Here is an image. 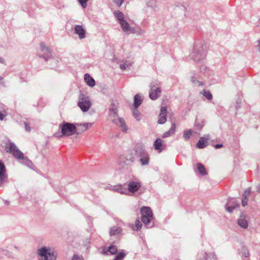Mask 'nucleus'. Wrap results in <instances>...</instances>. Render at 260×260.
Returning <instances> with one entry per match:
<instances>
[{"mask_svg":"<svg viewBox=\"0 0 260 260\" xmlns=\"http://www.w3.org/2000/svg\"><path fill=\"white\" fill-rule=\"evenodd\" d=\"M214 147L216 149H219V148H220L223 147V144H215L214 146Z\"/></svg>","mask_w":260,"mask_h":260,"instance_id":"50","label":"nucleus"},{"mask_svg":"<svg viewBox=\"0 0 260 260\" xmlns=\"http://www.w3.org/2000/svg\"><path fill=\"white\" fill-rule=\"evenodd\" d=\"M78 106L83 112H87L91 106L89 98L83 93L80 92L78 102Z\"/></svg>","mask_w":260,"mask_h":260,"instance_id":"8","label":"nucleus"},{"mask_svg":"<svg viewBox=\"0 0 260 260\" xmlns=\"http://www.w3.org/2000/svg\"><path fill=\"white\" fill-rule=\"evenodd\" d=\"M118 252L117 247L113 244L111 245L108 248H105L103 249L102 253L105 255H114Z\"/></svg>","mask_w":260,"mask_h":260,"instance_id":"15","label":"nucleus"},{"mask_svg":"<svg viewBox=\"0 0 260 260\" xmlns=\"http://www.w3.org/2000/svg\"><path fill=\"white\" fill-rule=\"evenodd\" d=\"M5 61V59L3 58L0 57V63H4Z\"/></svg>","mask_w":260,"mask_h":260,"instance_id":"54","label":"nucleus"},{"mask_svg":"<svg viewBox=\"0 0 260 260\" xmlns=\"http://www.w3.org/2000/svg\"><path fill=\"white\" fill-rule=\"evenodd\" d=\"M3 253L4 254H5L6 255H7V256H8V257H11V253L7 249L3 250Z\"/></svg>","mask_w":260,"mask_h":260,"instance_id":"48","label":"nucleus"},{"mask_svg":"<svg viewBox=\"0 0 260 260\" xmlns=\"http://www.w3.org/2000/svg\"><path fill=\"white\" fill-rule=\"evenodd\" d=\"M109 114L110 117L112 118V121L115 123L116 125L119 126L122 132L126 133L127 131V127L124 119L122 118L118 117L117 106L113 101H112L110 104L109 109Z\"/></svg>","mask_w":260,"mask_h":260,"instance_id":"2","label":"nucleus"},{"mask_svg":"<svg viewBox=\"0 0 260 260\" xmlns=\"http://www.w3.org/2000/svg\"><path fill=\"white\" fill-rule=\"evenodd\" d=\"M8 175L6 173V168L3 162L0 160V187H3L6 182Z\"/></svg>","mask_w":260,"mask_h":260,"instance_id":"12","label":"nucleus"},{"mask_svg":"<svg viewBox=\"0 0 260 260\" xmlns=\"http://www.w3.org/2000/svg\"><path fill=\"white\" fill-rule=\"evenodd\" d=\"M127 194L128 192L135 193L141 187V184L138 181H128L126 183Z\"/></svg>","mask_w":260,"mask_h":260,"instance_id":"11","label":"nucleus"},{"mask_svg":"<svg viewBox=\"0 0 260 260\" xmlns=\"http://www.w3.org/2000/svg\"><path fill=\"white\" fill-rule=\"evenodd\" d=\"M109 234L112 236H122L123 235V230L121 228L118 226H114L110 228Z\"/></svg>","mask_w":260,"mask_h":260,"instance_id":"18","label":"nucleus"},{"mask_svg":"<svg viewBox=\"0 0 260 260\" xmlns=\"http://www.w3.org/2000/svg\"><path fill=\"white\" fill-rule=\"evenodd\" d=\"M19 161L20 163L26 166L30 169H34V167H35L32 162L27 157L24 156L23 158H22Z\"/></svg>","mask_w":260,"mask_h":260,"instance_id":"26","label":"nucleus"},{"mask_svg":"<svg viewBox=\"0 0 260 260\" xmlns=\"http://www.w3.org/2000/svg\"><path fill=\"white\" fill-rule=\"evenodd\" d=\"M135 155L142 166L148 165L149 163V156L145 149V145L142 143L136 144L134 148Z\"/></svg>","mask_w":260,"mask_h":260,"instance_id":"3","label":"nucleus"},{"mask_svg":"<svg viewBox=\"0 0 260 260\" xmlns=\"http://www.w3.org/2000/svg\"><path fill=\"white\" fill-rule=\"evenodd\" d=\"M126 255L125 250L121 249L115 254L113 260H123Z\"/></svg>","mask_w":260,"mask_h":260,"instance_id":"28","label":"nucleus"},{"mask_svg":"<svg viewBox=\"0 0 260 260\" xmlns=\"http://www.w3.org/2000/svg\"><path fill=\"white\" fill-rule=\"evenodd\" d=\"M176 129V124L175 122H173L172 125L171 127L170 128V129L168 131H167L165 132L162 136V138H165L169 137L173 135L175 132Z\"/></svg>","mask_w":260,"mask_h":260,"instance_id":"25","label":"nucleus"},{"mask_svg":"<svg viewBox=\"0 0 260 260\" xmlns=\"http://www.w3.org/2000/svg\"><path fill=\"white\" fill-rule=\"evenodd\" d=\"M128 67L127 65H126L125 63H124V64H121L120 65V68L121 70H125L126 68Z\"/></svg>","mask_w":260,"mask_h":260,"instance_id":"49","label":"nucleus"},{"mask_svg":"<svg viewBox=\"0 0 260 260\" xmlns=\"http://www.w3.org/2000/svg\"><path fill=\"white\" fill-rule=\"evenodd\" d=\"M201 93L205 96L207 100H211L213 98V96L212 93L210 92L209 90H206L205 89H204L203 91L201 92Z\"/></svg>","mask_w":260,"mask_h":260,"instance_id":"38","label":"nucleus"},{"mask_svg":"<svg viewBox=\"0 0 260 260\" xmlns=\"http://www.w3.org/2000/svg\"><path fill=\"white\" fill-rule=\"evenodd\" d=\"M119 23L120 24L122 30L125 32L128 33L133 29L131 27L129 23L125 19L121 22H119Z\"/></svg>","mask_w":260,"mask_h":260,"instance_id":"27","label":"nucleus"},{"mask_svg":"<svg viewBox=\"0 0 260 260\" xmlns=\"http://www.w3.org/2000/svg\"><path fill=\"white\" fill-rule=\"evenodd\" d=\"M136 156L133 150H129L127 151L125 155V159L127 161L133 162L135 161Z\"/></svg>","mask_w":260,"mask_h":260,"instance_id":"23","label":"nucleus"},{"mask_svg":"<svg viewBox=\"0 0 260 260\" xmlns=\"http://www.w3.org/2000/svg\"><path fill=\"white\" fill-rule=\"evenodd\" d=\"M142 226V223L140 222V220L139 218H137L135 221V225L134 224H130V227L132 228V229L136 231H139Z\"/></svg>","mask_w":260,"mask_h":260,"instance_id":"32","label":"nucleus"},{"mask_svg":"<svg viewBox=\"0 0 260 260\" xmlns=\"http://www.w3.org/2000/svg\"><path fill=\"white\" fill-rule=\"evenodd\" d=\"M142 103V100L139 94H137L134 96V107L135 108H138V107L141 105Z\"/></svg>","mask_w":260,"mask_h":260,"instance_id":"29","label":"nucleus"},{"mask_svg":"<svg viewBox=\"0 0 260 260\" xmlns=\"http://www.w3.org/2000/svg\"><path fill=\"white\" fill-rule=\"evenodd\" d=\"M257 191L260 193V184L257 187Z\"/></svg>","mask_w":260,"mask_h":260,"instance_id":"55","label":"nucleus"},{"mask_svg":"<svg viewBox=\"0 0 260 260\" xmlns=\"http://www.w3.org/2000/svg\"><path fill=\"white\" fill-rule=\"evenodd\" d=\"M74 32L78 35L80 39L85 38L86 31L80 25H76L74 27Z\"/></svg>","mask_w":260,"mask_h":260,"instance_id":"16","label":"nucleus"},{"mask_svg":"<svg viewBox=\"0 0 260 260\" xmlns=\"http://www.w3.org/2000/svg\"><path fill=\"white\" fill-rule=\"evenodd\" d=\"M40 50L42 53V54H39V56L43 58L46 61L50 60L52 62L57 64L58 61L54 58H52V52L48 47L46 46L44 43H41Z\"/></svg>","mask_w":260,"mask_h":260,"instance_id":"6","label":"nucleus"},{"mask_svg":"<svg viewBox=\"0 0 260 260\" xmlns=\"http://www.w3.org/2000/svg\"><path fill=\"white\" fill-rule=\"evenodd\" d=\"M15 248L16 249H18V247H17V246H15Z\"/></svg>","mask_w":260,"mask_h":260,"instance_id":"57","label":"nucleus"},{"mask_svg":"<svg viewBox=\"0 0 260 260\" xmlns=\"http://www.w3.org/2000/svg\"><path fill=\"white\" fill-rule=\"evenodd\" d=\"M167 108L166 106L161 107L160 108V114L162 115H167Z\"/></svg>","mask_w":260,"mask_h":260,"instance_id":"44","label":"nucleus"},{"mask_svg":"<svg viewBox=\"0 0 260 260\" xmlns=\"http://www.w3.org/2000/svg\"><path fill=\"white\" fill-rule=\"evenodd\" d=\"M150 91L149 96L152 100H156L160 95L161 93V89L160 87V83L157 80H154L150 83Z\"/></svg>","mask_w":260,"mask_h":260,"instance_id":"7","label":"nucleus"},{"mask_svg":"<svg viewBox=\"0 0 260 260\" xmlns=\"http://www.w3.org/2000/svg\"><path fill=\"white\" fill-rule=\"evenodd\" d=\"M251 188L248 187L244 190V191L242 194V196L248 198V197L250 196V194L251 193Z\"/></svg>","mask_w":260,"mask_h":260,"instance_id":"41","label":"nucleus"},{"mask_svg":"<svg viewBox=\"0 0 260 260\" xmlns=\"http://www.w3.org/2000/svg\"><path fill=\"white\" fill-rule=\"evenodd\" d=\"M207 55L206 46L201 43H196L193 47L191 54L193 60L197 62L203 61Z\"/></svg>","mask_w":260,"mask_h":260,"instance_id":"4","label":"nucleus"},{"mask_svg":"<svg viewBox=\"0 0 260 260\" xmlns=\"http://www.w3.org/2000/svg\"><path fill=\"white\" fill-rule=\"evenodd\" d=\"M147 7L150 8L155 11L156 2L155 0H148L146 2Z\"/></svg>","mask_w":260,"mask_h":260,"instance_id":"34","label":"nucleus"},{"mask_svg":"<svg viewBox=\"0 0 260 260\" xmlns=\"http://www.w3.org/2000/svg\"><path fill=\"white\" fill-rule=\"evenodd\" d=\"M239 206V202L236 198H229L225 205V209L227 212L231 213L233 212L234 209Z\"/></svg>","mask_w":260,"mask_h":260,"instance_id":"10","label":"nucleus"},{"mask_svg":"<svg viewBox=\"0 0 260 260\" xmlns=\"http://www.w3.org/2000/svg\"><path fill=\"white\" fill-rule=\"evenodd\" d=\"M209 137H201L197 143L196 146L198 148L203 149L205 148L208 144Z\"/></svg>","mask_w":260,"mask_h":260,"instance_id":"20","label":"nucleus"},{"mask_svg":"<svg viewBox=\"0 0 260 260\" xmlns=\"http://www.w3.org/2000/svg\"><path fill=\"white\" fill-rule=\"evenodd\" d=\"M190 80L191 83L194 85H197V84L198 83V86H201L204 85V83L203 82L198 81L194 75L191 76Z\"/></svg>","mask_w":260,"mask_h":260,"instance_id":"37","label":"nucleus"},{"mask_svg":"<svg viewBox=\"0 0 260 260\" xmlns=\"http://www.w3.org/2000/svg\"><path fill=\"white\" fill-rule=\"evenodd\" d=\"M38 254L43 260H56V256L50 248L43 246L38 250Z\"/></svg>","mask_w":260,"mask_h":260,"instance_id":"9","label":"nucleus"},{"mask_svg":"<svg viewBox=\"0 0 260 260\" xmlns=\"http://www.w3.org/2000/svg\"><path fill=\"white\" fill-rule=\"evenodd\" d=\"M124 1V0H113L114 4H116L118 7H120Z\"/></svg>","mask_w":260,"mask_h":260,"instance_id":"45","label":"nucleus"},{"mask_svg":"<svg viewBox=\"0 0 260 260\" xmlns=\"http://www.w3.org/2000/svg\"><path fill=\"white\" fill-rule=\"evenodd\" d=\"M80 125H76V127H79L77 128V133L75 134L77 135H81L83 132L86 131L90 126L92 125L91 123H85L84 124L80 123Z\"/></svg>","mask_w":260,"mask_h":260,"instance_id":"19","label":"nucleus"},{"mask_svg":"<svg viewBox=\"0 0 260 260\" xmlns=\"http://www.w3.org/2000/svg\"><path fill=\"white\" fill-rule=\"evenodd\" d=\"M197 167L199 173L202 176H205L207 174V172L206 171L205 167L200 162L198 163L197 165Z\"/></svg>","mask_w":260,"mask_h":260,"instance_id":"31","label":"nucleus"},{"mask_svg":"<svg viewBox=\"0 0 260 260\" xmlns=\"http://www.w3.org/2000/svg\"><path fill=\"white\" fill-rule=\"evenodd\" d=\"M114 16L117 18L119 22H121L124 20V15L123 13L120 11H115L114 12Z\"/></svg>","mask_w":260,"mask_h":260,"instance_id":"33","label":"nucleus"},{"mask_svg":"<svg viewBox=\"0 0 260 260\" xmlns=\"http://www.w3.org/2000/svg\"><path fill=\"white\" fill-rule=\"evenodd\" d=\"M246 215L243 212L241 213L239 218L238 219V224L242 228L246 229L248 228V223L246 219Z\"/></svg>","mask_w":260,"mask_h":260,"instance_id":"17","label":"nucleus"},{"mask_svg":"<svg viewBox=\"0 0 260 260\" xmlns=\"http://www.w3.org/2000/svg\"><path fill=\"white\" fill-rule=\"evenodd\" d=\"M192 134V130L191 129H187L185 131L183 134V137L185 141L188 140L190 136H191Z\"/></svg>","mask_w":260,"mask_h":260,"instance_id":"36","label":"nucleus"},{"mask_svg":"<svg viewBox=\"0 0 260 260\" xmlns=\"http://www.w3.org/2000/svg\"><path fill=\"white\" fill-rule=\"evenodd\" d=\"M167 120V115H162L159 114L158 116V123L160 124H164Z\"/></svg>","mask_w":260,"mask_h":260,"instance_id":"39","label":"nucleus"},{"mask_svg":"<svg viewBox=\"0 0 260 260\" xmlns=\"http://www.w3.org/2000/svg\"><path fill=\"white\" fill-rule=\"evenodd\" d=\"M76 125H80L79 123H72L63 121L59 125L58 131L54 134L56 138L69 137L77 133Z\"/></svg>","mask_w":260,"mask_h":260,"instance_id":"1","label":"nucleus"},{"mask_svg":"<svg viewBox=\"0 0 260 260\" xmlns=\"http://www.w3.org/2000/svg\"><path fill=\"white\" fill-rule=\"evenodd\" d=\"M133 115L136 118L137 121L141 120L142 116L138 108H135L133 111Z\"/></svg>","mask_w":260,"mask_h":260,"instance_id":"35","label":"nucleus"},{"mask_svg":"<svg viewBox=\"0 0 260 260\" xmlns=\"http://www.w3.org/2000/svg\"><path fill=\"white\" fill-rule=\"evenodd\" d=\"M89 0H78V3L80 4V5L81 6V7L83 8H86L87 7V2Z\"/></svg>","mask_w":260,"mask_h":260,"instance_id":"42","label":"nucleus"},{"mask_svg":"<svg viewBox=\"0 0 260 260\" xmlns=\"http://www.w3.org/2000/svg\"><path fill=\"white\" fill-rule=\"evenodd\" d=\"M4 78L0 76V84L4 85V82L3 81Z\"/></svg>","mask_w":260,"mask_h":260,"instance_id":"53","label":"nucleus"},{"mask_svg":"<svg viewBox=\"0 0 260 260\" xmlns=\"http://www.w3.org/2000/svg\"><path fill=\"white\" fill-rule=\"evenodd\" d=\"M153 216H142L141 221L144 224L145 226L147 228H152L154 226V223L152 221Z\"/></svg>","mask_w":260,"mask_h":260,"instance_id":"14","label":"nucleus"},{"mask_svg":"<svg viewBox=\"0 0 260 260\" xmlns=\"http://www.w3.org/2000/svg\"><path fill=\"white\" fill-rule=\"evenodd\" d=\"M84 78L85 82L89 87H92L95 85V82L94 79L89 74H85Z\"/></svg>","mask_w":260,"mask_h":260,"instance_id":"22","label":"nucleus"},{"mask_svg":"<svg viewBox=\"0 0 260 260\" xmlns=\"http://www.w3.org/2000/svg\"><path fill=\"white\" fill-rule=\"evenodd\" d=\"M241 99L240 98H239L237 100L236 103V110H238L241 107Z\"/></svg>","mask_w":260,"mask_h":260,"instance_id":"46","label":"nucleus"},{"mask_svg":"<svg viewBox=\"0 0 260 260\" xmlns=\"http://www.w3.org/2000/svg\"><path fill=\"white\" fill-rule=\"evenodd\" d=\"M111 189L121 194H127L126 183L123 184H119L116 185L112 186Z\"/></svg>","mask_w":260,"mask_h":260,"instance_id":"13","label":"nucleus"},{"mask_svg":"<svg viewBox=\"0 0 260 260\" xmlns=\"http://www.w3.org/2000/svg\"><path fill=\"white\" fill-rule=\"evenodd\" d=\"M242 255L246 257H249V256L250 255L249 250H248V249L246 247V246L245 245H243L242 246Z\"/></svg>","mask_w":260,"mask_h":260,"instance_id":"40","label":"nucleus"},{"mask_svg":"<svg viewBox=\"0 0 260 260\" xmlns=\"http://www.w3.org/2000/svg\"><path fill=\"white\" fill-rule=\"evenodd\" d=\"M142 216H153L151 209L149 207L143 206L141 209Z\"/></svg>","mask_w":260,"mask_h":260,"instance_id":"24","label":"nucleus"},{"mask_svg":"<svg viewBox=\"0 0 260 260\" xmlns=\"http://www.w3.org/2000/svg\"><path fill=\"white\" fill-rule=\"evenodd\" d=\"M153 148L159 152H161L163 149L162 141L160 138H157L153 143Z\"/></svg>","mask_w":260,"mask_h":260,"instance_id":"21","label":"nucleus"},{"mask_svg":"<svg viewBox=\"0 0 260 260\" xmlns=\"http://www.w3.org/2000/svg\"><path fill=\"white\" fill-rule=\"evenodd\" d=\"M6 115L0 111V120H2L6 117Z\"/></svg>","mask_w":260,"mask_h":260,"instance_id":"51","label":"nucleus"},{"mask_svg":"<svg viewBox=\"0 0 260 260\" xmlns=\"http://www.w3.org/2000/svg\"><path fill=\"white\" fill-rule=\"evenodd\" d=\"M7 152L12 153L13 156L20 161L24 156V154L16 146L14 143L8 141L5 146Z\"/></svg>","mask_w":260,"mask_h":260,"instance_id":"5","label":"nucleus"},{"mask_svg":"<svg viewBox=\"0 0 260 260\" xmlns=\"http://www.w3.org/2000/svg\"><path fill=\"white\" fill-rule=\"evenodd\" d=\"M248 201V197H245L242 196V205L243 207L246 206L247 205Z\"/></svg>","mask_w":260,"mask_h":260,"instance_id":"43","label":"nucleus"},{"mask_svg":"<svg viewBox=\"0 0 260 260\" xmlns=\"http://www.w3.org/2000/svg\"><path fill=\"white\" fill-rule=\"evenodd\" d=\"M72 260H83L81 258L79 257L78 256H77L76 255H75Z\"/></svg>","mask_w":260,"mask_h":260,"instance_id":"52","label":"nucleus"},{"mask_svg":"<svg viewBox=\"0 0 260 260\" xmlns=\"http://www.w3.org/2000/svg\"><path fill=\"white\" fill-rule=\"evenodd\" d=\"M6 203L7 204H9V202L8 201H6Z\"/></svg>","mask_w":260,"mask_h":260,"instance_id":"56","label":"nucleus"},{"mask_svg":"<svg viewBox=\"0 0 260 260\" xmlns=\"http://www.w3.org/2000/svg\"><path fill=\"white\" fill-rule=\"evenodd\" d=\"M204 121L203 119L197 118L194 122V127L197 129L201 131L204 126Z\"/></svg>","mask_w":260,"mask_h":260,"instance_id":"30","label":"nucleus"},{"mask_svg":"<svg viewBox=\"0 0 260 260\" xmlns=\"http://www.w3.org/2000/svg\"><path fill=\"white\" fill-rule=\"evenodd\" d=\"M24 126H25V129L26 132H30L31 127H30L28 123L25 122H24Z\"/></svg>","mask_w":260,"mask_h":260,"instance_id":"47","label":"nucleus"}]
</instances>
